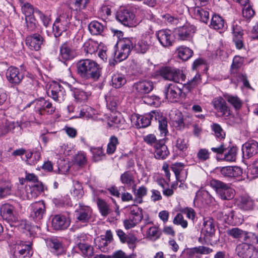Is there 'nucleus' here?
<instances>
[{"instance_id": "nucleus-44", "label": "nucleus", "mask_w": 258, "mask_h": 258, "mask_svg": "<svg viewBox=\"0 0 258 258\" xmlns=\"http://www.w3.org/2000/svg\"><path fill=\"white\" fill-rule=\"evenodd\" d=\"M44 189V185L42 182L38 181L30 187V192L31 198H35Z\"/></svg>"}, {"instance_id": "nucleus-36", "label": "nucleus", "mask_w": 258, "mask_h": 258, "mask_svg": "<svg viewBox=\"0 0 258 258\" xmlns=\"http://www.w3.org/2000/svg\"><path fill=\"white\" fill-rule=\"evenodd\" d=\"M239 206L244 210H252L254 206V201L248 195L242 196L239 199Z\"/></svg>"}, {"instance_id": "nucleus-6", "label": "nucleus", "mask_w": 258, "mask_h": 258, "mask_svg": "<svg viewBox=\"0 0 258 258\" xmlns=\"http://www.w3.org/2000/svg\"><path fill=\"white\" fill-rule=\"evenodd\" d=\"M30 209V218L35 223H40L46 213V207L44 201H39L32 203Z\"/></svg>"}, {"instance_id": "nucleus-26", "label": "nucleus", "mask_w": 258, "mask_h": 258, "mask_svg": "<svg viewBox=\"0 0 258 258\" xmlns=\"http://www.w3.org/2000/svg\"><path fill=\"white\" fill-rule=\"evenodd\" d=\"M217 217L228 224L233 223L234 217V211L230 208H225L221 211L217 213Z\"/></svg>"}, {"instance_id": "nucleus-45", "label": "nucleus", "mask_w": 258, "mask_h": 258, "mask_svg": "<svg viewBox=\"0 0 258 258\" xmlns=\"http://www.w3.org/2000/svg\"><path fill=\"white\" fill-rule=\"evenodd\" d=\"M161 235V232L159 230L158 228L152 226L148 229L146 237L148 239L154 241L159 238Z\"/></svg>"}, {"instance_id": "nucleus-31", "label": "nucleus", "mask_w": 258, "mask_h": 258, "mask_svg": "<svg viewBox=\"0 0 258 258\" xmlns=\"http://www.w3.org/2000/svg\"><path fill=\"white\" fill-rule=\"evenodd\" d=\"M227 233L234 238L247 241L249 238L248 233L238 228H233L227 231Z\"/></svg>"}, {"instance_id": "nucleus-35", "label": "nucleus", "mask_w": 258, "mask_h": 258, "mask_svg": "<svg viewBox=\"0 0 258 258\" xmlns=\"http://www.w3.org/2000/svg\"><path fill=\"white\" fill-rule=\"evenodd\" d=\"M130 217L136 222H140L143 217L142 209L137 205H132L128 208Z\"/></svg>"}, {"instance_id": "nucleus-24", "label": "nucleus", "mask_w": 258, "mask_h": 258, "mask_svg": "<svg viewBox=\"0 0 258 258\" xmlns=\"http://www.w3.org/2000/svg\"><path fill=\"white\" fill-rule=\"evenodd\" d=\"M237 255L242 258H251L253 255V247L246 243L239 244L236 247Z\"/></svg>"}, {"instance_id": "nucleus-1", "label": "nucleus", "mask_w": 258, "mask_h": 258, "mask_svg": "<svg viewBox=\"0 0 258 258\" xmlns=\"http://www.w3.org/2000/svg\"><path fill=\"white\" fill-rule=\"evenodd\" d=\"M121 43L120 50L116 57L118 61L125 59L133 49L138 53L144 54L148 50L150 46L147 40H140L136 43L135 39L133 38H124Z\"/></svg>"}, {"instance_id": "nucleus-53", "label": "nucleus", "mask_w": 258, "mask_h": 258, "mask_svg": "<svg viewBox=\"0 0 258 258\" xmlns=\"http://www.w3.org/2000/svg\"><path fill=\"white\" fill-rule=\"evenodd\" d=\"M144 141L148 145L151 146L154 148L163 140H157L154 134H149L144 137Z\"/></svg>"}, {"instance_id": "nucleus-55", "label": "nucleus", "mask_w": 258, "mask_h": 258, "mask_svg": "<svg viewBox=\"0 0 258 258\" xmlns=\"http://www.w3.org/2000/svg\"><path fill=\"white\" fill-rule=\"evenodd\" d=\"M237 151L236 147L231 148L228 152L225 154L224 160L229 162L235 161L236 159Z\"/></svg>"}, {"instance_id": "nucleus-13", "label": "nucleus", "mask_w": 258, "mask_h": 258, "mask_svg": "<svg viewBox=\"0 0 258 258\" xmlns=\"http://www.w3.org/2000/svg\"><path fill=\"white\" fill-rule=\"evenodd\" d=\"M196 31L195 26L190 24H185L183 26L177 28L175 30V34L178 40H189Z\"/></svg>"}, {"instance_id": "nucleus-3", "label": "nucleus", "mask_w": 258, "mask_h": 258, "mask_svg": "<svg viewBox=\"0 0 258 258\" xmlns=\"http://www.w3.org/2000/svg\"><path fill=\"white\" fill-rule=\"evenodd\" d=\"M210 185L215 190L220 198L223 200H230L234 197V189L228 184L217 179H212L210 181Z\"/></svg>"}, {"instance_id": "nucleus-29", "label": "nucleus", "mask_w": 258, "mask_h": 258, "mask_svg": "<svg viewBox=\"0 0 258 258\" xmlns=\"http://www.w3.org/2000/svg\"><path fill=\"white\" fill-rule=\"evenodd\" d=\"M0 211L4 219L8 221L15 220V208L12 205L8 204H4L1 206Z\"/></svg>"}, {"instance_id": "nucleus-2", "label": "nucleus", "mask_w": 258, "mask_h": 258, "mask_svg": "<svg viewBox=\"0 0 258 258\" xmlns=\"http://www.w3.org/2000/svg\"><path fill=\"white\" fill-rule=\"evenodd\" d=\"M77 74L84 79L97 81L101 74V68L95 61L91 59L80 60L76 64Z\"/></svg>"}, {"instance_id": "nucleus-12", "label": "nucleus", "mask_w": 258, "mask_h": 258, "mask_svg": "<svg viewBox=\"0 0 258 258\" xmlns=\"http://www.w3.org/2000/svg\"><path fill=\"white\" fill-rule=\"evenodd\" d=\"M202 233L205 240H210L215 236L216 232V222L211 217L204 218Z\"/></svg>"}, {"instance_id": "nucleus-4", "label": "nucleus", "mask_w": 258, "mask_h": 258, "mask_svg": "<svg viewBox=\"0 0 258 258\" xmlns=\"http://www.w3.org/2000/svg\"><path fill=\"white\" fill-rule=\"evenodd\" d=\"M72 16L69 12L63 13L55 21L53 31L55 37L60 36L62 32L67 30L70 24Z\"/></svg>"}, {"instance_id": "nucleus-15", "label": "nucleus", "mask_w": 258, "mask_h": 258, "mask_svg": "<svg viewBox=\"0 0 258 258\" xmlns=\"http://www.w3.org/2000/svg\"><path fill=\"white\" fill-rule=\"evenodd\" d=\"M7 79L13 85H19L24 79V75L18 68L10 67L6 73Z\"/></svg>"}, {"instance_id": "nucleus-23", "label": "nucleus", "mask_w": 258, "mask_h": 258, "mask_svg": "<svg viewBox=\"0 0 258 258\" xmlns=\"http://www.w3.org/2000/svg\"><path fill=\"white\" fill-rule=\"evenodd\" d=\"M70 224V221L63 215H56L52 219V226L55 230L67 229Z\"/></svg>"}, {"instance_id": "nucleus-56", "label": "nucleus", "mask_w": 258, "mask_h": 258, "mask_svg": "<svg viewBox=\"0 0 258 258\" xmlns=\"http://www.w3.org/2000/svg\"><path fill=\"white\" fill-rule=\"evenodd\" d=\"M111 7L108 5H103L98 11L99 16L101 17L102 19H107L111 15Z\"/></svg>"}, {"instance_id": "nucleus-57", "label": "nucleus", "mask_w": 258, "mask_h": 258, "mask_svg": "<svg viewBox=\"0 0 258 258\" xmlns=\"http://www.w3.org/2000/svg\"><path fill=\"white\" fill-rule=\"evenodd\" d=\"M211 128L214 132L216 137L219 139H224L225 137V133L223 131L221 126L218 123H213L211 125Z\"/></svg>"}, {"instance_id": "nucleus-41", "label": "nucleus", "mask_w": 258, "mask_h": 258, "mask_svg": "<svg viewBox=\"0 0 258 258\" xmlns=\"http://www.w3.org/2000/svg\"><path fill=\"white\" fill-rule=\"evenodd\" d=\"M88 29L91 34L97 35L101 34L103 31L104 26L100 23L94 21L89 24Z\"/></svg>"}, {"instance_id": "nucleus-47", "label": "nucleus", "mask_w": 258, "mask_h": 258, "mask_svg": "<svg viewBox=\"0 0 258 258\" xmlns=\"http://www.w3.org/2000/svg\"><path fill=\"white\" fill-rule=\"evenodd\" d=\"M25 20L27 31L29 32L35 31L37 28V25L34 16L25 17Z\"/></svg>"}, {"instance_id": "nucleus-32", "label": "nucleus", "mask_w": 258, "mask_h": 258, "mask_svg": "<svg viewBox=\"0 0 258 258\" xmlns=\"http://www.w3.org/2000/svg\"><path fill=\"white\" fill-rule=\"evenodd\" d=\"M46 243L50 250L57 255L63 251L62 243L56 238H51L47 240Z\"/></svg>"}, {"instance_id": "nucleus-39", "label": "nucleus", "mask_w": 258, "mask_h": 258, "mask_svg": "<svg viewBox=\"0 0 258 258\" xmlns=\"http://www.w3.org/2000/svg\"><path fill=\"white\" fill-rule=\"evenodd\" d=\"M135 185L133 187V191L135 196V201L138 203H142L143 202V198L147 195L148 189L145 186H140L137 190L135 188Z\"/></svg>"}, {"instance_id": "nucleus-30", "label": "nucleus", "mask_w": 258, "mask_h": 258, "mask_svg": "<svg viewBox=\"0 0 258 258\" xmlns=\"http://www.w3.org/2000/svg\"><path fill=\"white\" fill-rule=\"evenodd\" d=\"M90 1V0H69L68 6L72 11L81 12L87 8Z\"/></svg>"}, {"instance_id": "nucleus-43", "label": "nucleus", "mask_w": 258, "mask_h": 258, "mask_svg": "<svg viewBox=\"0 0 258 258\" xmlns=\"http://www.w3.org/2000/svg\"><path fill=\"white\" fill-rule=\"evenodd\" d=\"M11 185L10 182L0 178V197L3 198L11 194Z\"/></svg>"}, {"instance_id": "nucleus-50", "label": "nucleus", "mask_w": 258, "mask_h": 258, "mask_svg": "<svg viewBox=\"0 0 258 258\" xmlns=\"http://www.w3.org/2000/svg\"><path fill=\"white\" fill-rule=\"evenodd\" d=\"M119 144L118 139L114 136H111L109 139V143L107 145V153L108 154H112L116 149V146Z\"/></svg>"}, {"instance_id": "nucleus-60", "label": "nucleus", "mask_w": 258, "mask_h": 258, "mask_svg": "<svg viewBox=\"0 0 258 258\" xmlns=\"http://www.w3.org/2000/svg\"><path fill=\"white\" fill-rule=\"evenodd\" d=\"M187 140L183 136L179 137L176 141V147L180 151L185 150L188 147Z\"/></svg>"}, {"instance_id": "nucleus-64", "label": "nucleus", "mask_w": 258, "mask_h": 258, "mask_svg": "<svg viewBox=\"0 0 258 258\" xmlns=\"http://www.w3.org/2000/svg\"><path fill=\"white\" fill-rule=\"evenodd\" d=\"M243 6L244 8L242 10L243 17L247 19L251 18L254 15V11L249 5L246 4Z\"/></svg>"}, {"instance_id": "nucleus-8", "label": "nucleus", "mask_w": 258, "mask_h": 258, "mask_svg": "<svg viewBox=\"0 0 258 258\" xmlns=\"http://www.w3.org/2000/svg\"><path fill=\"white\" fill-rule=\"evenodd\" d=\"M135 14L130 9H122L119 10L116 15L117 21L122 25L131 27L135 25Z\"/></svg>"}, {"instance_id": "nucleus-7", "label": "nucleus", "mask_w": 258, "mask_h": 258, "mask_svg": "<svg viewBox=\"0 0 258 258\" xmlns=\"http://www.w3.org/2000/svg\"><path fill=\"white\" fill-rule=\"evenodd\" d=\"M92 214L93 210L90 207L79 204L75 210L74 216L78 222L86 223L91 220Z\"/></svg>"}, {"instance_id": "nucleus-22", "label": "nucleus", "mask_w": 258, "mask_h": 258, "mask_svg": "<svg viewBox=\"0 0 258 258\" xmlns=\"http://www.w3.org/2000/svg\"><path fill=\"white\" fill-rule=\"evenodd\" d=\"M225 100L222 97L218 96L213 99L212 104L218 112L221 113L222 115H226L230 114V110Z\"/></svg>"}, {"instance_id": "nucleus-42", "label": "nucleus", "mask_w": 258, "mask_h": 258, "mask_svg": "<svg viewBox=\"0 0 258 258\" xmlns=\"http://www.w3.org/2000/svg\"><path fill=\"white\" fill-rule=\"evenodd\" d=\"M96 203L102 216L106 217L110 213L109 206L104 200L98 198Z\"/></svg>"}, {"instance_id": "nucleus-59", "label": "nucleus", "mask_w": 258, "mask_h": 258, "mask_svg": "<svg viewBox=\"0 0 258 258\" xmlns=\"http://www.w3.org/2000/svg\"><path fill=\"white\" fill-rule=\"evenodd\" d=\"M22 11L23 14L25 15V17L27 16H34L33 14L35 12L36 10L34 9L32 5L30 4L26 3L22 5Z\"/></svg>"}, {"instance_id": "nucleus-14", "label": "nucleus", "mask_w": 258, "mask_h": 258, "mask_svg": "<svg viewBox=\"0 0 258 258\" xmlns=\"http://www.w3.org/2000/svg\"><path fill=\"white\" fill-rule=\"evenodd\" d=\"M26 44L32 50L38 51L43 44L44 39L39 33H35L26 37Z\"/></svg>"}, {"instance_id": "nucleus-28", "label": "nucleus", "mask_w": 258, "mask_h": 258, "mask_svg": "<svg viewBox=\"0 0 258 258\" xmlns=\"http://www.w3.org/2000/svg\"><path fill=\"white\" fill-rule=\"evenodd\" d=\"M220 172L225 177H235L242 175V170L238 166H226L221 168Z\"/></svg>"}, {"instance_id": "nucleus-5", "label": "nucleus", "mask_w": 258, "mask_h": 258, "mask_svg": "<svg viewBox=\"0 0 258 258\" xmlns=\"http://www.w3.org/2000/svg\"><path fill=\"white\" fill-rule=\"evenodd\" d=\"M160 75L165 80L182 84L185 81V76L179 69L166 67L160 71Z\"/></svg>"}, {"instance_id": "nucleus-25", "label": "nucleus", "mask_w": 258, "mask_h": 258, "mask_svg": "<svg viewBox=\"0 0 258 258\" xmlns=\"http://www.w3.org/2000/svg\"><path fill=\"white\" fill-rule=\"evenodd\" d=\"M154 155L155 158L159 160H164L169 154V151L167 146L163 141L159 143V144L154 148Z\"/></svg>"}, {"instance_id": "nucleus-21", "label": "nucleus", "mask_w": 258, "mask_h": 258, "mask_svg": "<svg viewBox=\"0 0 258 258\" xmlns=\"http://www.w3.org/2000/svg\"><path fill=\"white\" fill-rule=\"evenodd\" d=\"M75 56V52L70 47L67 42L62 44L59 48V54L58 56L59 59L62 61L73 59Z\"/></svg>"}, {"instance_id": "nucleus-18", "label": "nucleus", "mask_w": 258, "mask_h": 258, "mask_svg": "<svg viewBox=\"0 0 258 258\" xmlns=\"http://www.w3.org/2000/svg\"><path fill=\"white\" fill-rule=\"evenodd\" d=\"M182 90L179 86L170 84L165 87L164 93L169 101L174 102L179 98Z\"/></svg>"}, {"instance_id": "nucleus-16", "label": "nucleus", "mask_w": 258, "mask_h": 258, "mask_svg": "<svg viewBox=\"0 0 258 258\" xmlns=\"http://www.w3.org/2000/svg\"><path fill=\"white\" fill-rule=\"evenodd\" d=\"M35 104V111L40 115H43L45 113L51 114L55 111V108L52 106L51 103L43 98L36 100Z\"/></svg>"}, {"instance_id": "nucleus-38", "label": "nucleus", "mask_w": 258, "mask_h": 258, "mask_svg": "<svg viewBox=\"0 0 258 258\" xmlns=\"http://www.w3.org/2000/svg\"><path fill=\"white\" fill-rule=\"evenodd\" d=\"M201 82V76L197 74L191 80L182 85V90L186 93L196 88Z\"/></svg>"}, {"instance_id": "nucleus-40", "label": "nucleus", "mask_w": 258, "mask_h": 258, "mask_svg": "<svg viewBox=\"0 0 258 258\" xmlns=\"http://www.w3.org/2000/svg\"><path fill=\"white\" fill-rule=\"evenodd\" d=\"M176 51L179 58L185 61L190 58L193 54V51L186 46H180Z\"/></svg>"}, {"instance_id": "nucleus-51", "label": "nucleus", "mask_w": 258, "mask_h": 258, "mask_svg": "<svg viewBox=\"0 0 258 258\" xmlns=\"http://www.w3.org/2000/svg\"><path fill=\"white\" fill-rule=\"evenodd\" d=\"M98 44L95 41L89 40L86 42L84 45V50L87 53L92 54L98 49Z\"/></svg>"}, {"instance_id": "nucleus-19", "label": "nucleus", "mask_w": 258, "mask_h": 258, "mask_svg": "<svg viewBox=\"0 0 258 258\" xmlns=\"http://www.w3.org/2000/svg\"><path fill=\"white\" fill-rule=\"evenodd\" d=\"M160 43L163 47L171 46L173 41L172 33L168 29H162L158 31L156 34Z\"/></svg>"}, {"instance_id": "nucleus-27", "label": "nucleus", "mask_w": 258, "mask_h": 258, "mask_svg": "<svg viewBox=\"0 0 258 258\" xmlns=\"http://www.w3.org/2000/svg\"><path fill=\"white\" fill-rule=\"evenodd\" d=\"M202 7V6H196L193 8L192 10L193 15L196 19L207 24L209 20V13Z\"/></svg>"}, {"instance_id": "nucleus-34", "label": "nucleus", "mask_w": 258, "mask_h": 258, "mask_svg": "<svg viewBox=\"0 0 258 258\" xmlns=\"http://www.w3.org/2000/svg\"><path fill=\"white\" fill-rule=\"evenodd\" d=\"M213 251V249L204 246H199L190 248L187 251L189 258H192L196 254H208Z\"/></svg>"}, {"instance_id": "nucleus-17", "label": "nucleus", "mask_w": 258, "mask_h": 258, "mask_svg": "<svg viewBox=\"0 0 258 258\" xmlns=\"http://www.w3.org/2000/svg\"><path fill=\"white\" fill-rule=\"evenodd\" d=\"M133 87L138 95L142 96L150 93L153 90L154 84L150 80H142L135 83Z\"/></svg>"}, {"instance_id": "nucleus-49", "label": "nucleus", "mask_w": 258, "mask_h": 258, "mask_svg": "<svg viewBox=\"0 0 258 258\" xmlns=\"http://www.w3.org/2000/svg\"><path fill=\"white\" fill-rule=\"evenodd\" d=\"M121 183L128 186L131 185L135 182L133 175L129 171H125L120 177Z\"/></svg>"}, {"instance_id": "nucleus-20", "label": "nucleus", "mask_w": 258, "mask_h": 258, "mask_svg": "<svg viewBox=\"0 0 258 258\" xmlns=\"http://www.w3.org/2000/svg\"><path fill=\"white\" fill-rule=\"evenodd\" d=\"M242 151L243 156L250 158L258 153V143L254 140H249L243 145Z\"/></svg>"}, {"instance_id": "nucleus-37", "label": "nucleus", "mask_w": 258, "mask_h": 258, "mask_svg": "<svg viewBox=\"0 0 258 258\" xmlns=\"http://www.w3.org/2000/svg\"><path fill=\"white\" fill-rule=\"evenodd\" d=\"M210 27L215 30L225 28V22L222 17L218 15H214L211 19Z\"/></svg>"}, {"instance_id": "nucleus-10", "label": "nucleus", "mask_w": 258, "mask_h": 258, "mask_svg": "<svg viewBox=\"0 0 258 258\" xmlns=\"http://www.w3.org/2000/svg\"><path fill=\"white\" fill-rule=\"evenodd\" d=\"M48 96L52 98L54 100L61 102L64 99L66 91L63 87L59 83L52 82L47 90Z\"/></svg>"}, {"instance_id": "nucleus-46", "label": "nucleus", "mask_w": 258, "mask_h": 258, "mask_svg": "<svg viewBox=\"0 0 258 258\" xmlns=\"http://www.w3.org/2000/svg\"><path fill=\"white\" fill-rule=\"evenodd\" d=\"M126 82V78L122 74L114 75L112 78V86L116 88H120Z\"/></svg>"}, {"instance_id": "nucleus-52", "label": "nucleus", "mask_w": 258, "mask_h": 258, "mask_svg": "<svg viewBox=\"0 0 258 258\" xmlns=\"http://www.w3.org/2000/svg\"><path fill=\"white\" fill-rule=\"evenodd\" d=\"M211 152L207 149L201 148L197 153V158L200 162H204L210 158Z\"/></svg>"}, {"instance_id": "nucleus-33", "label": "nucleus", "mask_w": 258, "mask_h": 258, "mask_svg": "<svg viewBox=\"0 0 258 258\" xmlns=\"http://www.w3.org/2000/svg\"><path fill=\"white\" fill-rule=\"evenodd\" d=\"M155 120H157L159 123V129L161 136L165 137L168 133L167 130V121L165 116L156 112L155 116L154 117Z\"/></svg>"}, {"instance_id": "nucleus-54", "label": "nucleus", "mask_w": 258, "mask_h": 258, "mask_svg": "<svg viewBox=\"0 0 258 258\" xmlns=\"http://www.w3.org/2000/svg\"><path fill=\"white\" fill-rule=\"evenodd\" d=\"M74 97L77 100L82 101L86 100L88 96L90 95V92H86L82 90L75 89L74 92Z\"/></svg>"}, {"instance_id": "nucleus-9", "label": "nucleus", "mask_w": 258, "mask_h": 258, "mask_svg": "<svg viewBox=\"0 0 258 258\" xmlns=\"http://www.w3.org/2000/svg\"><path fill=\"white\" fill-rule=\"evenodd\" d=\"M156 111H152L144 115H133L131 116V121L137 128H145L151 124V121L155 116Z\"/></svg>"}, {"instance_id": "nucleus-11", "label": "nucleus", "mask_w": 258, "mask_h": 258, "mask_svg": "<svg viewBox=\"0 0 258 258\" xmlns=\"http://www.w3.org/2000/svg\"><path fill=\"white\" fill-rule=\"evenodd\" d=\"M113 240V234L110 230L106 231L105 235H102L94 239V243L98 249L102 252L108 251V245Z\"/></svg>"}, {"instance_id": "nucleus-58", "label": "nucleus", "mask_w": 258, "mask_h": 258, "mask_svg": "<svg viewBox=\"0 0 258 258\" xmlns=\"http://www.w3.org/2000/svg\"><path fill=\"white\" fill-rule=\"evenodd\" d=\"M185 165L182 163L176 162L171 165V169L174 173L176 178L178 179L179 178L180 172L182 171Z\"/></svg>"}, {"instance_id": "nucleus-62", "label": "nucleus", "mask_w": 258, "mask_h": 258, "mask_svg": "<svg viewBox=\"0 0 258 258\" xmlns=\"http://www.w3.org/2000/svg\"><path fill=\"white\" fill-rule=\"evenodd\" d=\"M139 241L138 238L133 234H128L125 238V242L128 244L130 249L133 250L136 247V243Z\"/></svg>"}, {"instance_id": "nucleus-48", "label": "nucleus", "mask_w": 258, "mask_h": 258, "mask_svg": "<svg viewBox=\"0 0 258 258\" xmlns=\"http://www.w3.org/2000/svg\"><path fill=\"white\" fill-rule=\"evenodd\" d=\"M224 96L228 102L231 104L235 109H239L241 108L242 102L238 97L228 94L224 95Z\"/></svg>"}, {"instance_id": "nucleus-63", "label": "nucleus", "mask_w": 258, "mask_h": 258, "mask_svg": "<svg viewBox=\"0 0 258 258\" xmlns=\"http://www.w3.org/2000/svg\"><path fill=\"white\" fill-rule=\"evenodd\" d=\"M107 106L112 110L115 109L118 104V101L116 97L114 96H108L106 98Z\"/></svg>"}, {"instance_id": "nucleus-61", "label": "nucleus", "mask_w": 258, "mask_h": 258, "mask_svg": "<svg viewBox=\"0 0 258 258\" xmlns=\"http://www.w3.org/2000/svg\"><path fill=\"white\" fill-rule=\"evenodd\" d=\"M173 224L177 225H180L182 228H185L187 227L188 224L186 220H184L183 215L180 213H178L174 217Z\"/></svg>"}]
</instances>
